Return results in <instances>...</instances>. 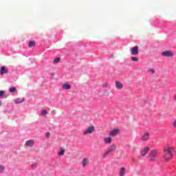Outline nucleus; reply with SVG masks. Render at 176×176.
I'll use <instances>...</instances> for the list:
<instances>
[{"instance_id":"11","label":"nucleus","mask_w":176,"mask_h":176,"mask_svg":"<svg viewBox=\"0 0 176 176\" xmlns=\"http://www.w3.org/2000/svg\"><path fill=\"white\" fill-rule=\"evenodd\" d=\"M14 102L15 104H21V102H24V98H17L14 100Z\"/></svg>"},{"instance_id":"27","label":"nucleus","mask_w":176,"mask_h":176,"mask_svg":"<svg viewBox=\"0 0 176 176\" xmlns=\"http://www.w3.org/2000/svg\"><path fill=\"white\" fill-rule=\"evenodd\" d=\"M173 127H176V120H175L173 122Z\"/></svg>"},{"instance_id":"4","label":"nucleus","mask_w":176,"mask_h":176,"mask_svg":"<svg viewBox=\"0 0 176 176\" xmlns=\"http://www.w3.org/2000/svg\"><path fill=\"white\" fill-rule=\"evenodd\" d=\"M138 49H139V47L138 45H135L134 47H133L131 50V53L132 54V56H137L138 55Z\"/></svg>"},{"instance_id":"8","label":"nucleus","mask_w":176,"mask_h":176,"mask_svg":"<svg viewBox=\"0 0 176 176\" xmlns=\"http://www.w3.org/2000/svg\"><path fill=\"white\" fill-rule=\"evenodd\" d=\"M162 56H164V57H173V56H174V54L170 51H164L162 52Z\"/></svg>"},{"instance_id":"22","label":"nucleus","mask_w":176,"mask_h":176,"mask_svg":"<svg viewBox=\"0 0 176 176\" xmlns=\"http://www.w3.org/2000/svg\"><path fill=\"white\" fill-rule=\"evenodd\" d=\"M58 63H60V58H57L54 60V64H57Z\"/></svg>"},{"instance_id":"16","label":"nucleus","mask_w":176,"mask_h":176,"mask_svg":"<svg viewBox=\"0 0 176 176\" xmlns=\"http://www.w3.org/2000/svg\"><path fill=\"white\" fill-rule=\"evenodd\" d=\"M125 173H126V168L122 167L120 171V176H124Z\"/></svg>"},{"instance_id":"26","label":"nucleus","mask_w":176,"mask_h":176,"mask_svg":"<svg viewBox=\"0 0 176 176\" xmlns=\"http://www.w3.org/2000/svg\"><path fill=\"white\" fill-rule=\"evenodd\" d=\"M3 97V91H0V98Z\"/></svg>"},{"instance_id":"24","label":"nucleus","mask_w":176,"mask_h":176,"mask_svg":"<svg viewBox=\"0 0 176 176\" xmlns=\"http://www.w3.org/2000/svg\"><path fill=\"white\" fill-rule=\"evenodd\" d=\"M5 170V167L3 166H0V173H3Z\"/></svg>"},{"instance_id":"2","label":"nucleus","mask_w":176,"mask_h":176,"mask_svg":"<svg viewBox=\"0 0 176 176\" xmlns=\"http://www.w3.org/2000/svg\"><path fill=\"white\" fill-rule=\"evenodd\" d=\"M148 159L150 162H156L157 159V151L156 150H153L148 155Z\"/></svg>"},{"instance_id":"7","label":"nucleus","mask_w":176,"mask_h":176,"mask_svg":"<svg viewBox=\"0 0 176 176\" xmlns=\"http://www.w3.org/2000/svg\"><path fill=\"white\" fill-rule=\"evenodd\" d=\"M92 133H94V126H88L84 131V134H91Z\"/></svg>"},{"instance_id":"10","label":"nucleus","mask_w":176,"mask_h":176,"mask_svg":"<svg viewBox=\"0 0 176 176\" xmlns=\"http://www.w3.org/2000/svg\"><path fill=\"white\" fill-rule=\"evenodd\" d=\"M116 88L117 90H122L123 89V84L119 81H116Z\"/></svg>"},{"instance_id":"30","label":"nucleus","mask_w":176,"mask_h":176,"mask_svg":"<svg viewBox=\"0 0 176 176\" xmlns=\"http://www.w3.org/2000/svg\"><path fill=\"white\" fill-rule=\"evenodd\" d=\"M107 86H108L107 84H104V85H103V87H107Z\"/></svg>"},{"instance_id":"9","label":"nucleus","mask_w":176,"mask_h":176,"mask_svg":"<svg viewBox=\"0 0 176 176\" xmlns=\"http://www.w3.org/2000/svg\"><path fill=\"white\" fill-rule=\"evenodd\" d=\"M149 133L146 132L145 133H144L143 135H142V136L140 137V140L141 141H148V140H149Z\"/></svg>"},{"instance_id":"5","label":"nucleus","mask_w":176,"mask_h":176,"mask_svg":"<svg viewBox=\"0 0 176 176\" xmlns=\"http://www.w3.org/2000/svg\"><path fill=\"white\" fill-rule=\"evenodd\" d=\"M150 149L151 148L149 147H144L140 152V156H142V157H144V156H146Z\"/></svg>"},{"instance_id":"18","label":"nucleus","mask_w":176,"mask_h":176,"mask_svg":"<svg viewBox=\"0 0 176 176\" xmlns=\"http://www.w3.org/2000/svg\"><path fill=\"white\" fill-rule=\"evenodd\" d=\"M64 153H65V150L63 148V147H60V152L58 153V156H63L64 155Z\"/></svg>"},{"instance_id":"3","label":"nucleus","mask_w":176,"mask_h":176,"mask_svg":"<svg viewBox=\"0 0 176 176\" xmlns=\"http://www.w3.org/2000/svg\"><path fill=\"white\" fill-rule=\"evenodd\" d=\"M116 149V146L115 144H111L108 148L107 152L103 155V157H107L109 153H112Z\"/></svg>"},{"instance_id":"6","label":"nucleus","mask_w":176,"mask_h":176,"mask_svg":"<svg viewBox=\"0 0 176 176\" xmlns=\"http://www.w3.org/2000/svg\"><path fill=\"white\" fill-rule=\"evenodd\" d=\"M120 133V129H115L113 131H110L109 135L110 137H116L118 134Z\"/></svg>"},{"instance_id":"15","label":"nucleus","mask_w":176,"mask_h":176,"mask_svg":"<svg viewBox=\"0 0 176 176\" xmlns=\"http://www.w3.org/2000/svg\"><path fill=\"white\" fill-rule=\"evenodd\" d=\"M82 167H86V165H87V164H89V159H87V158H84V159L82 160Z\"/></svg>"},{"instance_id":"14","label":"nucleus","mask_w":176,"mask_h":176,"mask_svg":"<svg viewBox=\"0 0 176 176\" xmlns=\"http://www.w3.org/2000/svg\"><path fill=\"white\" fill-rule=\"evenodd\" d=\"M26 146H34V140H30L25 142Z\"/></svg>"},{"instance_id":"1","label":"nucleus","mask_w":176,"mask_h":176,"mask_svg":"<svg viewBox=\"0 0 176 176\" xmlns=\"http://www.w3.org/2000/svg\"><path fill=\"white\" fill-rule=\"evenodd\" d=\"M173 151H174V148L170 147V146L164 147V159H165V160H170V159H173Z\"/></svg>"},{"instance_id":"12","label":"nucleus","mask_w":176,"mask_h":176,"mask_svg":"<svg viewBox=\"0 0 176 176\" xmlns=\"http://www.w3.org/2000/svg\"><path fill=\"white\" fill-rule=\"evenodd\" d=\"M104 144H111L112 143V138L108 137L104 138Z\"/></svg>"},{"instance_id":"28","label":"nucleus","mask_w":176,"mask_h":176,"mask_svg":"<svg viewBox=\"0 0 176 176\" xmlns=\"http://www.w3.org/2000/svg\"><path fill=\"white\" fill-rule=\"evenodd\" d=\"M46 137H47V138H49L50 137V133H47Z\"/></svg>"},{"instance_id":"20","label":"nucleus","mask_w":176,"mask_h":176,"mask_svg":"<svg viewBox=\"0 0 176 176\" xmlns=\"http://www.w3.org/2000/svg\"><path fill=\"white\" fill-rule=\"evenodd\" d=\"M9 91L10 93H14L17 91V89H16V87H11L9 89Z\"/></svg>"},{"instance_id":"13","label":"nucleus","mask_w":176,"mask_h":176,"mask_svg":"<svg viewBox=\"0 0 176 176\" xmlns=\"http://www.w3.org/2000/svg\"><path fill=\"white\" fill-rule=\"evenodd\" d=\"M0 74L1 75H3V74H8V69H6V67H5V66H2L0 69Z\"/></svg>"},{"instance_id":"25","label":"nucleus","mask_w":176,"mask_h":176,"mask_svg":"<svg viewBox=\"0 0 176 176\" xmlns=\"http://www.w3.org/2000/svg\"><path fill=\"white\" fill-rule=\"evenodd\" d=\"M151 74H155V69H150L149 70H148Z\"/></svg>"},{"instance_id":"31","label":"nucleus","mask_w":176,"mask_h":176,"mask_svg":"<svg viewBox=\"0 0 176 176\" xmlns=\"http://www.w3.org/2000/svg\"><path fill=\"white\" fill-rule=\"evenodd\" d=\"M174 100H175V101H176V95H175V96H174Z\"/></svg>"},{"instance_id":"19","label":"nucleus","mask_w":176,"mask_h":176,"mask_svg":"<svg viewBox=\"0 0 176 176\" xmlns=\"http://www.w3.org/2000/svg\"><path fill=\"white\" fill-rule=\"evenodd\" d=\"M29 47H34L35 46V41H32L28 43Z\"/></svg>"},{"instance_id":"29","label":"nucleus","mask_w":176,"mask_h":176,"mask_svg":"<svg viewBox=\"0 0 176 176\" xmlns=\"http://www.w3.org/2000/svg\"><path fill=\"white\" fill-rule=\"evenodd\" d=\"M32 167L34 168V167H36V164H34Z\"/></svg>"},{"instance_id":"21","label":"nucleus","mask_w":176,"mask_h":176,"mask_svg":"<svg viewBox=\"0 0 176 176\" xmlns=\"http://www.w3.org/2000/svg\"><path fill=\"white\" fill-rule=\"evenodd\" d=\"M131 60H132V61L137 62V61H138V58H137L135 56H131Z\"/></svg>"},{"instance_id":"17","label":"nucleus","mask_w":176,"mask_h":176,"mask_svg":"<svg viewBox=\"0 0 176 176\" xmlns=\"http://www.w3.org/2000/svg\"><path fill=\"white\" fill-rule=\"evenodd\" d=\"M63 89H64V90H69V89H71V85H68V84H63L62 85Z\"/></svg>"},{"instance_id":"23","label":"nucleus","mask_w":176,"mask_h":176,"mask_svg":"<svg viewBox=\"0 0 176 176\" xmlns=\"http://www.w3.org/2000/svg\"><path fill=\"white\" fill-rule=\"evenodd\" d=\"M41 115H47V111L46 109L42 110Z\"/></svg>"}]
</instances>
